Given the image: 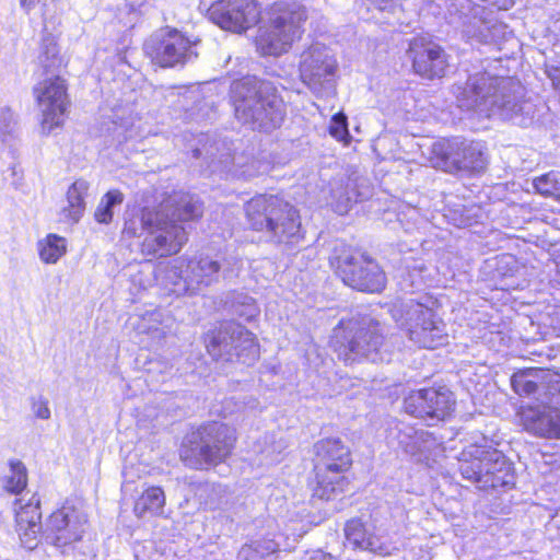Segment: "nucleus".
Returning <instances> with one entry per match:
<instances>
[{"label": "nucleus", "mask_w": 560, "mask_h": 560, "mask_svg": "<svg viewBox=\"0 0 560 560\" xmlns=\"http://www.w3.org/2000/svg\"><path fill=\"white\" fill-rule=\"evenodd\" d=\"M453 94L462 110L480 118L498 117L526 127L535 116V105L524 98V86L511 77L475 73L465 83L454 84Z\"/></svg>", "instance_id": "f257e3e1"}, {"label": "nucleus", "mask_w": 560, "mask_h": 560, "mask_svg": "<svg viewBox=\"0 0 560 560\" xmlns=\"http://www.w3.org/2000/svg\"><path fill=\"white\" fill-rule=\"evenodd\" d=\"M199 200L188 192H175L158 210L143 208L136 218L126 220L124 232L130 236L145 234L141 252L150 257L177 254L187 242L183 223L201 217Z\"/></svg>", "instance_id": "f03ea898"}, {"label": "nucleus", "mask_w": 560, "mask_h": 560, "mask_svg": "<svg viewBox=\"0 0 560 560\" xmlns=\"http://www.w3.org/2000/svg\"><path fill=\"white\" fill-rule=\"evenodd\" d=\"M244 211L249 228L260 232L268 243L293 246L304 237L299 210L277 195H256L245 203Z\"/></svg>", "instance_id": "7ed1b4c3"}, {"label": "nucleus", "mask_w": 560, "mask_h": 560, "mask_svg": "<svg viewBox=\"0 0 560 560\" xmlns=\"http://www.w3.org/2000/svg\"><path fill=\"white\" fill-rule=\"evenodd\" d=\"M231 98L236 118L254 130L270 132L280 127L285 116L284 104L276 89L256 77L233 82Z\"/></svg>", "instance_id": "20e7f679"}, {"label": "nucleus", "mask_w": 560, "mask_h": 560, "mask_svg": "<svg viewBox=\"0 0 560 560\" xmlns=\"http://www.w3.org/2000/svg\"><path fill=\"white\" fill-rule=\"evenodd\" d=\"M331 347L346 364L362 359L376 362L383 345L380 325L369 316L342 318L332 329Z\"/></svg>", "instance_id": "39448f33"}, {"label": "nucleus", "mask_w": 560, "mask_h": 560, "mask_svg": "<svg viewBox=\"0 0 560 560\" xmlns=\"http://www.w3.org/2000/svg\"><path fill=\"white\" fill-rule=\"evenodd\" d=\"M459 471L464 479L480 490L514 485L512 464L502 452L491 446L472 444L464 448L459 457Z\"/></svg>", "instance_id": "423d86ee"}, {"label": "nucleus", "mask_w": 560, "mask_h": 560, "mask_svg": "<svg viewBox=\"0 0 560 560\" xmlns=\"http://www.w3.org/2000/svg\"><path fill=\"white\" fill-rule=\"evenodd\" d=\"M236 441L235 430L230 425L211 421L200 425L187 436L180 450L186 465L202 469L223 462L232 452Z\"/></svg>", "instance_id": "0eeeda50"}, {"label": "nucleus", "mask_w": 560, "mask_h": 560, "mask_svg": "<svg viewBox=\"0 0 560 560\" xmlns=\"http://www.w3.org/2000/svg\"><path fill=\"white\" fill-rule=\"evenodd\" d=\"M316 488L314 495L330 500L345 491L348 481L345 472L351 467L349 447L338 438L322 439L314 445Z\"/></svg>", "instance_id": "6e6552de"}, {"label": "nucleus", "mask_w": 560, "mask_h": 560, "mask_svg": "<svg viewBox=\"0 0 560 560\" xmlns=\"http://www.w3.org/2000/svg\"><path fill=\"white\" fill-rule=\"evenodd\" d=\"M188 148L196 160L202 159L200 165L210 173L225 174L237 178H250L258 174L253 165H244L243 155L233 154V143L218 135L200 133L189 140Z\"/></svg>", "instance_id": "1a4fd4ad"}, {"label": "nucleus", "mask_w": 560, "mask_h": 560, "mask_svg": "<svg viewBox=\"0 0 560 560\" xmlns=\"http://www.w3.org/2000/svg\"><path fill=\"white\" fill-rule=\"evenodd\" d=\"M206 342L209 354L218 361L252 365L259 357L255 335L234 322L221 324L208 335Z\"/></svg>", "instance_id": "9d476101"}, {"label": "nucleus", "mask_w": 560, "mask_h": 560, "mask_svg": "<svg viewBox=\"0 0 560 560\" xmlns=\"http://www.w3.org/2000/svg\"><path fill=\"white\" fill-rule=\"evenodd\" d=\"M306 19V10L300 5L279 9L268 24L259 27L257 50L262 56H279L288 51L292 43L301 36L302 24Z\"/></svg>", "instance_id": "9b49d317"}, {"label": "nucleus", "mask_w": 560, "mask_h": 560, "mask_svg": "<svg viewBox=\"0 0 560 560\" xmlns=\"http://www.w3.org/2000/svg\"><path fill=\"white\" fill-rule=\"evenodd\" d=\"M409 339L421 348L434 349L446 342L445 324L435 317L432 308L421 302H402L394 313Z\"/></svg>", "instance_id": "f8f14e48"}, {"label": "nucleus", "mask_w": 560, "mask_h": 560, "mask_svg": "<svg viewBox=\"0 0 560 560\" xmlns=\"http://www.w3.org/2000/svg\"><path fill=\"white\" fill-rule=\"evenodd\" d=\"M221 260L210 256H198L187 261L177 260L166 270L168 289L175 295L195 293L202 287H209L220 279Z\"/></svg>", "instance_id": "ddd939ff"}, {"label": "nucleus", "mask_w": 560, "mask_h": 560, "mask_svg": "<svg viewBox=\"0 0 560 560\" xmlns=\"http://www.w3.org/2000/svg\"><path fill=\"white\" fill-rule=\"evenodd\" d=\"M435 166L446 171L480 172L486 167V147L462 138L441 139L432 144Z\"/></svg>", "instance_id": "4468645a"}, {"label": "nucleus", "mask_w": 560, "mask_h": 560, "mask_svg": "<svg viewBox=\"0 0 560 560\" xmlns=\"http://www.w3.org/2000/svg\"><path fill=\"white\" fill-rule=\"evenodd\" d=\"M337 61L327 47L315 44L302 52L300 77L316 95L334 91Z\"/></svg>", "instance_id": "2eb2a0df"}, {"label": "nucleus", "mask_w": 560, "mask_h": 560, "mask_svg": "<svg viewBox=\"0 0 560 560\" xmlns=\"http://www.w3.org/2000/svg\"><path fill=\"white\" fill-rule=\"evenodd\" d=\"M337 259V270L345 284L370 293L380 292L385 288V273L372 258L355 253Z\"/></svg>", "instance_id": "dca6fc26"}, {"label": "nucleus", "mask_w": 560, "mask_h": 560, "mask_svg": "<svg viewBox=\"0 0 560 560\" xmlns=\"http://www.w3.org/2000/svg\"><path fill=\"white\" fill-rule=\"evenodd\" d=\"M195 46L196 42H190L177 30H166L151 36L144 43V51L155 65L167 68L197 57Z\"/></svg>", "instance_id": "f3484780"}, {"label": "nucleus", "mask_w": 560, "mask_h": 560, "mask_svg": "<svg viewBox=\"0 0 560 560\" xmlns=\"http://www.w3.org/2000/svg\"><path fill=\"white\" fill-rule=\"evenodd\" d=\"M34 95L42 113V133L49 135L63 122L69 105L66 82L61 77L54 75L39 82L34 88Z\"/></svg>", "instance_id": "a211bd4d"}, {"label": "nucleus", "mask_w": 560, "mask_h": 560, "mask_svg": "<svg viewBox=\"0 0 560 560\" xmlns=\"http://www.w3.org/2000/svg\"><path fill=\"white\" fill-rule=\"evenodd\" d=\"M491 12L479 4H463L458 14L452 15L451 23L460 27L468 39L478 43H498L506 33V25L490 18Z\"/></svg>", "instance_id": "6ab92c4d"}, {"label": "nucleus", "mask_w": 560, "mask_h": 560, "mask_svg": "<svg viewBox=\"0 0 560 560\" xmlns=\"http://www.w3.org/2000/svg\"><path fill=\"white\" fill-rule=\"evenodd\" d=\"M455 398L446 387L423 388L410 393L404 400L407 413L432 425L448 417L454 410Z\"/></svg>", "instance_id": "aec40b11"}, {"label": "nucleus", "mask_w": 560, "mask_h": 560, "mask_svg": "<svg viewBox=\"0 0 560 560\" xmlns=\"http://www.w3.org/2000/svg\"><path fill=\"white\" fill-rule=\"evenodd\" d=\"M86 524L84 513L73 506L63 505L47 517L42 535L47 544L62 548L81 540Z\"/></svg>", "instance_id": "412c9836"}, {"label": "nucleus", "mask_w": 560, "mask_h": 560, "mask_svg": "<svg viewBox=\"0 0 560 560\" xmlns=\"http://www.w3.org/2000/svg\"><path fill=\"white\" fill-rule=\"evenodd\" d=\"M387 439L389 444L396 442L406 454L421 463L428 464L431 457L442 451V441L434 433L404 422L396 423Z\"/></svg>", "instance_id": "4be33fe9"}, {"label": "nucleus", "mask_w": 560, "mask_h": 560, "mask_svg": "<svg viewBox=\"0 0 560 560\" xmlns=\"http://www.w3.org/2000/svg\"><path fill=\"white\" fill-rule=\"evenodd\" d=\"M260 10L254 0H218L209 9L210 20L222 30L242 33L258 22Z\"/></svg>", "instance_id": "5701e85b"}, {"label": "nucleus", "mask_w": 560, "mask_h": 560, "mask_svg": "<svg viewBox=\"0 0 560 560\" xmlns=\"http://www.w3.org/2000/svg\"><path fill=\"white\" fill-rule=\"evenodd\" d=\"M407 55L418 75L428 80L445 75L448 56L439 44L424 37H415L409 44Z\"/></svg>", "instance_id": "b1692460"}, {"label": "nucleus", "mask_w": 560, "mask_h": 560, "mask_svg": "<svg viewBox=\"0 0 560 560\" xmlns=\"http://www.w3.org/2000/svg\"><path fill=\"white\" fill-rule=\"evenodd\" d=\"M345 536L353 549L380 556H389L396 550L388 537L373 533L360 518H351L346 523Z\"/></svg>", "instance_id": "393cba45"}, {"label": "nucleus", "mask_w": 560, "mask_h": 560, "mask_svg": "<svg viewBox=\"0 0 560 560\" xmlns=\"http://www.w3.org/2000/svg\"><path fill=\"white\" fill-rule=\"evenodd\" d=\"M40 501L33 494L26 502L24 498L15 502V521L18 532L25 547L33 549L36 546L38 534L43 533L44 524L40 522Z\"/></svg>", "instance_id": "a878e982"}, {"label": "nucleus", "mask_w": 560, "mask_h": 560, "mask_svg": "<svg viewBox=\"0 0 560 560\" xmlns=\"http://www.w3.org/2000/svg\"><path fill=\"white\" fill-rule=\"evenodd\" d=\"M526 431L547 439H560V409L552 405L529 406L522 412Z\"/></svg>", "instance_id": "bb28decb"}, {"label": "nucleus", "mask_w": 560, "mask_h": 560, "mask_svg": "<svg viewBox=\"0 0 560 560\" xmlns=\"http://www.w3.org/2000/svg\"><path fill=\"white\" fill-rule=\"evenodd\" d=\"M168 322L170 319H164L161 310L130 317V324L139 335H148L158 342L171 331Z\"/></svg>", "instance_id": "cd10ccee"}, {"label": "nucleus", "mask_w": 560, "mask_h": 560, "mask_svg": "<svg viewBox=\"0 0 560 560\" xmlns=\"http://www.w3.org/2000/svg\"><path fill=\"white\" fill-rule=\"evenodd\" d=\"M541 375L540 369H528L514 373L511 377L513 390L520 396L541 395Z\"/></svg>", "instance_id": "c85d7f7f"}, {"label": "nucleus", "mask_w": 560, "mask_h": 560, "mask_svg": "<svg viewBox=\"0 0 560 560\" xmlns=\"http://www.w3.org/2000/svg\"><path fill=\"white\" fill-rule=\"evenodd\" d=\"M165 505V494L160 487L148 488L135 503V514L139 517L145 515H158L162 513Z\"/></svg>", "instance_id": "c756f323"}, {"label": "nucleus", "mask_w": 560, "mask_h": 560, "mask_svg": "<svg viewBox=\"0 0 560 560\" xmlns=\"http://www.w3.org/2000/svg\"><path fill=\"white\" fill-rule=\"evenodd\" d=\"M89 190V183L84 179L75 180L67 191L68 207L63 208V213L73 222H78L85 209V196Z\"/></svg>", "instance_id": "7c9ffc66"}, {"label": "nucleus", "mask_w": 560, "mask_h": 560, "mask_svg": "<svg viewBox=\"0 0 560 560\" xmlns=\"http://www.w3.org/2000/svg\"><path fill=\"white\" fill-rule=\"evenodd\" d=\"M39 258L45 264H56L67 252V241L50 233L37 242Z\"/></svg>", "instance_id": "2f4dec72"}, {"label": "nucleus", "mask_w": 560, "mask_h": 560, "mask_svg": "<svg viewBox=\"0 0 560 560\" xmlns=\"http://www.w3.org/2000/svg\"><path fill=\"white\" fill-rule=\"evenodd\" d=\"M539 400L542 405L560 406V372L542 370Z\"/></svg>", "instance_id": "473e14b6"}, {"label": "nucleus", "mask_w": 560, "mask_h": 560, "mask_svg": "<svg viewBox=\"0 0 560 560\" xmlns=\"http://www.w3.org/2000/svg\"><path fill=\"white\" fill-rule=\"evenodd\" d=\"M58 54L59 50L56 38L50 34H46L42 39L40 52L38 56V61L46 73L54 72V70L60 65Z\"/></svg>", "instance_id": "72a5a7b5"}, {"label": "nucleus", "mask_w": 560, "mask_h": 560, "mask_svg": "<svg viewBox=\"0 0 560 560\" xmlns=\"http://www.w3.org/2000/svg\"><path fill=\"white\" fill-rule=\"evenodd\" d=\"M124 201V195L117 189L109 190L101 199L94 217L100 223H109L113 219V208Z\"/></svg>", "instance_id": "f704fd0d"}, {"label": "nucleus", "mask_w": 560, "mask_h": 560, "mask_svg": "<svg viewBox=\"0 0 560 560\" xmlns=\"http://www.w3.org/2000/svg\"><path fill=\"white\" fill-rule=\"evenodd\" d=\"M19 133V116L9 106L0 107V141L10 142Z\"/></svg>", "instance_id": "c9c22d12"}, {"label": "nucleus", "mask_w": 560, "mask_h": 560, "mask_svg": "<svg viewBox=\"0 0 560 560\" xmlns=\"http://www.w3.org/2000/svg\"><path fill=\"white\" fill-rule=\"evenodd\" d=\"M27 483L26 468L20 460L10 462V475L4 479V489L8 492L19 494L24 490Z\"/></svg>", "instance_id": "e433bc0d"}, {"label": "nucleus", "mask_w": 560, "mask_h": 560, "mask_svg": "<svg viewBox=\"0 0 560 560\" xmlns=\"http://www.w3.org/2000/svg\"><path fill=\"white\" fill-rule=\"evenodd\" d=\"M232 312L248 322L259 314V308L255 299L244 293H236L232 301Z\"/></svg>", "instance_id": "4c0bfd02"}, {"label": "nucleus", "mask_w": 560, "mask_h": 560, "mask_svg": "<svg viewBox=\"0 0 560 560\" xmlns=\"http://www.w3.org/2000/svg\"><path fill=\"white\" fill-rule=\"evenodd\" d=\"M536 191L545 197H552L560 199V174L556 172H549L539 177H536L533 182Z\"/></svg>", "instance_id": "58836bf2"}, {"label": "nucleus", "mask_w": 560, "mask_h": 560, "mask_svg": "<svg viewBox=\"0 0 560 560\" xmlns=\"http://www.w3.org/2000/svg\"><path fill=\"white\" fill-rule=\"evenodd\" d=\"M405 264L412 287L430 285L432 280L431 272L422 259H413L412 264H409L408 259L405 258Z\"/></svg>", "instance_id": "ea45409f"}, {"label": "nucleus", "mask_w": 560, "mask_h": 560, "mask_svg": "<svg viewBox=\"0 0 560 560\" xmlns=\"http://www.w3.org/2000/svg\"><path fill=\"white\" fill-rule=\"evenodd\" d=\"M329 133L338 141H348L350 138L348 130V119L343 113L335 114L329 124Z\"/></svg>", "instance_id": "a19ab883"}, {"label": "nucleus", "mask_w": 560, "mask_h": 560, "mask_svg": "<svg viewBox=\"0 0 560 560\" xmlns=\"http://www.w3.org/2000/svg\"><path fill=\"white\" fill-rule=\"evenodd\" d=\"M218 258L221 260L220 278L231 279L238 276L243 266V261L238 256L229 255Z\"/></svg>", "instance_id": "79ce46f5"}, {"label": "nucleus", "mask_w": 560, "mask_h": 560, "mask_svg": "<svg viewBox=\"0 0 560 560\" xmlns=\"http://www.w3.org/2000/svg\"><path fill=\"white\" fill-rule=\"evenodd\" d=\"M31 410L35 418L40 420H48L51 417L49 401L43 395L32 396L30 398Z\"/></svg>", "instance_id": "37998d69"}, {"label": "nucleus", "mask_w": 560, "mask_h": 560, "mask_svg": "<svg viewBox=\"0 0 560 560\" xmlns=\"http://www.w3.org/2000/svg\"><path fill=\"white\" fill-rule=\"evenodd\" d=\"M497 270L503 276L513 275L517 269V260L512 255H502L497 258Z\"/></svg>", "instance_id": "c03bdc74"}, {"label": "nucleus", "mask_w": 560, "mask_h": 560, "mask_svg": "<svg viewBox=\"0 0 560 560\" xmlns=\"http://www.w3.org/2000/svg\"><path fill=\"white\" fill-rule=\"evenodd\" d=\"M253 542L256 546L257 551L260 552L267 560L268 557L272 556L279 550V542L271 538L257 539L253 540Z\"/></svg>", "instance_id": "a18cd8bd"}, {"label": "nucleus", "mask_w": 560, "mask_h": 560, "mask_svg": "<svg viewBox=\"0 0 560 560\" xmlns=\"http://www.w3.org/2000/svg\"><path fill=\"white\" fill-rule=\"evenodd\" d=\"M238 560H267L260 552L257 551L256 546L252 541L248 545H244L238 551Z\"/></svg>", "instance_id": "49530a36"}, {"label": "nucleus", "mask_w": 560, "mask_h": 560, "mask_svg": "<svg viewBox=\"0 0 560 560\" xmlns=\"http://www.w3.org/2000/svg\"><path fill=\"white\" fill-rule=\"evenodd\" d=\"M225 487L220 483H206L205 486H202V491H210L217 495L215 499L211 498L210 502H207V504H209L210 508H215V505L221 502V497L223 493H225Z\"/></svg>", "instance_id": "de8ad7c7"}, {"label": "nucleus", "mask_w": 560, "mask_h": 560, "mask_svg": "<svg viewBox=\"0 0 560 560\" xmlns=\"http://www.w3.org/2000/svg\"><path fill=\"white\" fill-rule=\"evenodd\" d=\"M106 132L109 136H113L114 140H117L118 142L128 138L125 133L122 122L118 124L116 120H112L110 125L106 127Z\"/></svg>", "instance_id": "09e8293b"}, {"label": "nucleus", "mask_w": 560, "mask_h": 560, "mask_svg": "<svg viewBox=\"0 0 560 560\" xmlns=\"http://www.w3.org/2000/svg\"><path fill=\"white\" fill-rule=\"evenodd\" d=\"M302 560H338L330 553L324 552L320 549L306 552Z\"/></svg>", "instance_id": "8fccbe9b"}, {"label": "nucleus", "mask_w": 560, "mask_h": 560, "mask_svg": "<svg viewBox=\"0 0 560 560\" xmlns=\"http://www.w3.org/2000/svg\"><path fill=\"white\" fill-rule=\"evenodd\" d=\"M548 78L550 79L552 86L560 93V68L551 67L546 70Z\"/></svg>", "instance_id": "3c124183"}, {"label": "nucleus", "mask_w": 560, "mask_h": 560, "mask_svg": "<svg viewBox=\"0 0 560 560\" xmlns=\"http://www.w3.org/2000/svg\"><path fill=\"white\" fill-rule=\"evenodd\" d=\"M352 202V197L350 195H346L345 197H340L336 205V211L341 213H345L348 211L350 203Z\"/></svg>", "instance_id": "603ef678"}, {"label": "nucleus", "mask_w": 560, "mask_h": 560, "mask_svg": "<svg viewBox=\"0 0 560 560\" xmlns=\"http://www.w3.org/2000/svg\"><path fill=\"white\" fill-rule=\"evenodd\" d=\"M38 2L39 0H20V5L26 13H30Z\"/></svg>", "instance_id": "864d4df0"}, {"label": "nucleus", "mask_w": 560, "mask_h": 560, "mask_svg": "<svg viewBox=\"0 0 560 560\" xmlns=\"http://www.w3.org/2000/svg\"><path fill=\"white\" fill-rule=\"evenodd\" d=\"M154 365H163V368L159 370L161 373H166V371L172 369V366H170L167 363H153V362H151L150 366L148 368V373L149 374H153L158 370V368H155Z\"/></svg>", "instance_id": "5fc2aeb1"}, {"label": "nucleus", "mask_w": 560, "mask_h": 560, "mask_svg": "<svg viewBox=\"0 0 560 560\" xmlns=\"http://www.w3.org/2000/svg\"><path fill=\"white\" fill-rule=\"evenodd\" d=\"M373 4H375L380 10H385L388 8L392 0H370Z\"/></svg>", "instance_id": "6e6d98bb"}, {"label": "nucleus", "mask_w": 560, "mask_h": 560, "mask_svg": "<svg viewBox=\"0 0 560 560\" xmlns=\"http://www.w3.org/2000/svg\"><path fill=\"white\" fill-rule=\"evenodd\" d=\"M471 224V220L470 218L466 217V218H460L458 221L455 220V225H457L458 228H465V226H468Z\"/></svg>", "instance_id": "4d7b16f0"}, {"label": "nucleus", "mask_w": 560, "mask_h": 560, "mask_svg": "<svg viewBox=\"0 0 560 560\" xmlns=\"http://www.w3.org/2000/svg\"><path fill=\"white\" fill-rule=\"evenodd\" d=\"M409 213H410V218L415 219V221L417 222L419 219L418 210L416 208H411L409 210Z\"/></svg>", "instance_id": "13d9d810"}, {"label": "nucleus", "mask_w": 560, "mask_h": 560, "mask_svg": "<svg viewBox=\"0 0 560 560\" xmlns=\"http://www.w3.org/2000/svg\"><path fill=\"white\" fill-rule=\"evenodd\" d=\"M255 402H256L255 400H250V401H248L247 404H245V408H250V409H253V408L255 407Z\"/></svg>", "instance_id": "bf43d9fd"}, {"label": "nucleus", "mask_w": 560, "mask_h": 560, "mask_svg": "<svg viewBox=\"0 0 560 560\" xmlns=\"http://www.w3.org/2000/svg\"><path fill=\"white\" fill-rule=\"evenodd\" d=\"M43 23H44V30L47 28V15L46 12H43Z\"/></svg>", "instance_id": "052dcab7"}]
</instances>
